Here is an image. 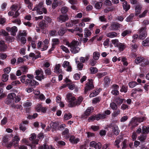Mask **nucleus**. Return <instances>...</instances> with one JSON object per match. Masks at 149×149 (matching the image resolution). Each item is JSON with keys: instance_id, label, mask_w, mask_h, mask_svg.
Instances as JSON below:
<instances>
[{"instance_id": "1", "label": "nucleus", "mask_w": 149, "mask_h": 149, "mask_svg": "<svg viewBox=\"0 0 149 149\" xmlns=\"http://www.w3.org/2000/svg\"><path fill=\"white\" fill-rule=\"evenodd\" d=\"M66 99L69 103L68 106L69 107H74L79 105L83 100L82 97H80L75 100V97L71 93L66 95Z\"/></svg>"}, {"instance_id": "2", "label": "nucleus", "mask_w": 149, "mask_h": 149, "mask_svg": "<svg viewBox=\"0 0 149 149\" xmlns=\"http://www.w3.org/2000/svg\"><path fill=\"white\" fill-rule=\"evenodd\" d=\"M78 42L75 40H73L70 43H66V45L70 48V51L72 53L76 54L79 52L80 50V48L78 47Z\"/></svg>"}, {"instance_id": "3", "label": "nucleus", "mask_w": 149, "mask_h": 149, "mask_svg": "<svg viewBox=\"0 0 149 149\" xmlns=\"http://www.w3.org/2000/svg\"><path fill=\"white\" fill-rule=\"evenodd\" d=\"M49 42V40L47 39L45 40L43 42L41 41H38L37 44L38 48L42 51L47 50L48 47L47 45Z\"/></svg>"}, {"instance_id": "4", "label": "nucleus", "mask_w": 149, "mask_h": 149, "mask_svg": "<svg viewBox=\"0 0 149 149\" xmlns=\"http://www.w3.org/2000/svg\"><path fill=\"white\" fill-rule=\"evenodd\" d=\"M43 3L42 2H41L39 4L32 10L33 11L36 10L37 13L39 15L42 14L43 13H47L46 9L44 7Z\"/></svg>"}, {"instance_id": "5", "label": "nucleus", "mask_w": 149, "mask_h": 149, "mask_svg": "<svg viewBox=\"0 0 149 149\" xmlns=\"http://www.w3.org/2000/svg\"><path fill=\"white\" fill-rule=\"evenodd\" d=\"M36 137V136L35 133H33L30 135L29 137L30 140L33 141H32V144H30L29 146L31 147L32 149H34L36 147V144H37L38 143L39 140L36 139L34 140Z\"/></svg>"}, {"instance_id": "6", "label": "nucleus", "mask_w": 149, "mask_h": 149, "mask_svg": "<svg viewBox=\"0 0 149 149\" xmlns=\"http://www.w3.org/2000/svg\"><path fill=\"white\" fill-rule=\"evenodd\" d=\"M35 73L37 75L36 77V78L38 80L41 81L46 77V76L43 74V71L41 68L36 70Z\"/></svg>"}, {"instance_id": "7", "label": "nucleus", "mask_w": 149, "mask_h": 149, "mask_svg": "<svg viewBox=\"0 0 149 149\" xmlns=\"http://www.w3.org/2000/svg\"><path fill=\"white\" fill-rule=\"evenodd\" d=\"M106 115L104 114H98L97 115H93L89 117L88 119L89 122L93 121L95 120H98L100 119H103L106 118Z\"/></svg>"}, {"instance_id": "8", "label": "nucleus", "mask_w": 149, "mask_h": 149, "mask_svg": "<svg viewBox=\"0 0 149 149\" xmlns=\"http://www.w3.org/2000/svg\"><path fill=\"white\" fill-rule=\"evenodd\" d=\"M94 88V86L93 84L92 80H89V82L86 84V86L84 88V93L86 94L88 91L93 89Z\"/></svg>"}, {"instance_id": "9", "label": "nucleus", "mask_w": 149, "mask_h": 149, "mask_svg": "<svg viewBox=\"0 0 149 149\" xmlns=\"http://www.w3.org/2000/svg\"><path fill=\"white\" fill-rule=\"evenodd\" d=\"M52 46L51 48L49 50V52H51L53 51L56 48V46L60 43V41L57 38H53L52 40Z\"/></svg>"}, {"instance_id": "10", "label": "nucleus", "mask_w": 149, "mask_h": 149, "mask_svg": "<svg viewBox=\"0 0 149 149\" xmlns=\"http://www.w3.org/2000/svg\"><path fill=\"white\" fill-rule=\"evenodd\" d=\"M122 26L121 24L118 23L113 22L111 23L110 26L109 27V29L110 30H117Z\"/></svg>"}, {"instance_id": "11", "label": "nucleus", "mask_w": 149, "mask_h": 149, "mask_svg": "<svg viewBox=\"0 0 149 149\" xmlns=\"http://www.w3.org/2000/svg\"><path fill=\"white\" fill-rule=\"evenodd\" d=\"M89 146L95 149H100L101 148L102 144L100 142H97L94 141H93L90 142Z\"/></svg>"}, {"instance_id": "12", "label": "nucleus", "mask_w": 149, "mask_h": 149, "mask_svg": "<svg viewBox=\"0 0 149 149\" xmlns=\"http://www.w3.org/2000/svg\"><path fill=\"white\" fill-rule=\"evenodd\" d=\"M146 27L141 28L139 30V37L141 39H143L147 35V32L146 31Z\"/></svg>"}, {"instance_id": "13", "label": "nucleus", "mask_w": 149, "mask_h": 149, "mask_svg": "<svg viewBox=\"0 0 149 149\" xmlns=\"http://www.w3.org/2000/svg\"><path fill=\"white\" fill-rule=\"evenodd\" d=\"M68 19V16L66 15H60L57 18V21L60 23L65 22Z\"/></svg>"}, {"instance_id": "14", "label": "nucleus", "mask_w": 149, "mask_h": 149, "mask_svg": "<svg viewBox=\"0 0 149 149\" xmlns=\"http://www.w3.org/2000/svg\"><path fill=\"white\" fill-rule=\"evenodd\" d=\"M112 90L111 93L115 95H118L119 94V92L118 91L119 86L116 84H114L111 87Z\"/></svg>"}, {"instance_id": "15", "label": "nucleus", "mask_w": 149, "mask_h": 149, "mask_svg": "<svg viewBox=\"0 0 149 149\" xmlns=\"http://www.w3.org/2000/svg\"><path fill=\"white\" fill-rule=\"evenodd\" d=\"M6 30L8 31H10L11 34L12 36H15V33L17 32V27L13 26L11 28L7 27L6 28Z\"/></svg>"}, {"instance_id": "16", "label": "nucleus", "mask_w": 149, "mask_h": 149, "mask_svg": "<svg viewBox=\"0 0 149 149\" xmlns=\"http://www.w3.org/2000/svg\"><path fill=\"white\" fill-rule=\"evenodd\" d=\"M139 123L137 118V117H134L131 120V121L130 123V126H132V127H135Z\"/></svg>"}, {"instance_id": "17", "label": "nucleus", "mask_w": 149, "mask_h": 149, "mask_svg": "<svg viewBox=\"0 0 149 149\" xmlns=\"http://www.w3.org/2000/svg\"><path fill=\"white\" fill-rule=\"evenodd\" d=\"M7 48V46L5 45L4 41H0V52L4 51Z\"/></svg>"}, {"instance_id": "18", "label": "nucleus", "mask_w": 149, "mask_h": 149, "mask_svg": "<svg viewBox=\"0 0 149 149\" xmlns=\"http://www.w3.org/2000/svg\"><path fill=\"white\" fill-rule=\"evenodd\" d=\"M94 110V108L92 107H88L84 113V115L86 116H88Z\"/></svg>"}, {"instance_id": "19", "label": "nucleus", "mask_w": 149, "mask_h": 149, "mask_svg": "<svg viewBox=\"0 0 149 149\" xmlns=\"http://www.w3.org/2000/svg\"><path fill=\"white\" fill-rule=\"evenodd\" d=\"M112 131L114 134L116 135H117L120 132L118 126L116 125H114L113 126Z\"/></svg>"}, {"instance_id": "20", "label": "nucleus", "mask_w": 149, "mask_h": 149, "mask_svg": "<svg viewBox=\"0 0 149 149\" xmlns=\"http://www.w3.org/2000/svg\"><path fill=\"white\" fill-rule=\"evenodd\" d=\"M69 130L68 128H65L64 130L62 133V135L65 139H67L69 137Z\"/></svg>"}, {"instance_id": "21", "label": "nucleus", "mask_w": 149, "mask_h": 149, "mask_svg": "<svg viewBox=\"0 0 149 149\" xmlns=\"http://www.w3.org/2000/svg\"><path fill=\"white\" fill-rule=\"evenodd\" d=\"M61 65L60 64H58L56 65L54 68V72L57 73H60L61 72V70L60 69Z\"/></svg>"}, {"instance_id": "22", "label": "nucleus", "mask_w": 149, "mask_h": 149, "mask_svg": "<svg viewBox=\"0 0 149 149\" xmlns=\"http://www.w3.org/2000/svg\"><path fill=\"white\" fill-rule=\"evenodd\" d=\"M144 60V58L143 57H137L136 58L134 62L136 64H138L142 62Z\"/></svg>"}, {"instance_id": "23", "label": "nucleus", "mask_w": 149, "mask_h": 149, "mask_svg": "<svg viewBox=\"0 0 149 149\" xmlns=\"http://www.w3.org/2000/svg\"><path fill=\"white\" fill-rule=\"evenodd\" d=\"M117 33L114 32H111L107 34L106 36L110 38H113L117 36Z\"/></svg>"}, {"instance_id": "24", "label": "nucleus", "mask_w": 149, "mask_h": 149, "mask_svg": "<svg viewBox=\"0 0 149 149\" xmlns=\"http://www.w3.org/2000/svg\"><path fill=\"white\" fill-rule=\"evenodd\" d=\"M39 149H55L51 145H48L46 144H44L43 146H40Z\"/></svg>"}, {"instance_id": "25", "label": "nucleus", "mask_w": 149, "mask_h": 149, "mask_svg": "<svg viewBox=\"0 0 149 149\" xmlns=\"http://www.w3.org/2000/svg\"><path fill=\"white\" fill-rule=\"evenodd\" d=\"M70 142L73 143H76L79 141L78 138L75 139V137L73 136H71L70 139Z\"/></svg>"}, {"instance_id": "26", "label": "nucleus", "mask_w": 149, "mask_h": 149, "mask_svg": "<svg viewBox=\"0 0 149 149\" xmlns=\"http://www.w3.org/2000/svg\"><path fill=\"white\" fill-rule=\"evenodd\" d=\"M123 9L125 10L126 11H127L130 8V6L128 4L126 1H124L123 3Z\"/></svg>"}, {"instance_id": "27", "label": "nucleus", "mask_w": 149, "mask_h": 149, "mask_svg": "<svg viewBox=\"0 0 149 149\" xmlns=\"http://www.w3.org/2000/svg\"><path fill=\"white\" fill-rule=\"evenodd\" d=\"M84 36L85 37H88L90 36L91 33V32L87 28H85L84 30Z\"/></svg>"}, {"instance_id": "28", "label": "nucleus", "mask_w": 149, "mask_h": 149, "mask_svg": "<svg viewBox=\"0 0 149 149\" xmlns=\"http://www.w3.org/2000/svg\"><path fill=\"white\" fill-rule=\"evenodd\" d=\"M125 100V99L118 97H116L115 99V102L118 105H120L122 104V103L123 102V101Z\"/></svg>"}, {"instance_id": "29", "label": "nucleus", "mask_w": 149, "mask_h": 149, "mask_svg": "<svg viewBox=\"0 0 149 149\" xmlns=\"http://www.w3.org/2000/svg\"><path fill=\"white\" fill-rule=\"evenodd\" d=\"M50 127L52 129V131L54 132L58 130V125L56 123H52L50 124Z\"/></svg>"}, {"instance_id": "30", "label": "nucleus", "mask_w": 149, "mask_h": 149, "mask_svg": "<svg viewBox=\"0 0 149 149\" xmlns=\"http://www.w3.org/2000/svg\"><path fill=\"white\" fill-rule=\"evenodd\" d=\"M141 8L142 7L139 4L136 5L135 8V12L136 15L140 13Z\"/></svg>"}, {"instance_id": "31", "label": "nucleus", "mask_w": 149, "mask_h": 149, "mask_svg": "<svg viewBox=\"0 0 149 149\" xmlns=\"http://www.w3.org/2000/svg\"><path fill=\"white\" fill-rule=\"evenodd\" d=\"M75 62L77 64V67L79 70H81L82 69L84 65L82 63L80 62L79 61H76Z\"/></svg>"}, {"instance_id": "32", "label": "nucleus", "mask_w": 149, "mask_h": 149, "mask_svg": "<svg viewBox=\"0 0 149 149\" xmlns=\"http://www.w3.org/2000/svg\"><path fill=\"white\" fill-rule=\"evenodd\" d=\"M117 47H118L119 50L120 51H123L126 47L125 45L124 44L120 42Z\"/></svg>"}, {"instance_id": "33", "label": "nucleus", "mask_w": 149, "mask_h": 149, "mask_svg": "<svg viewBox=\"0 0 149 149\" xmlns=\"http://www.w3.org/2000/svg\"><path fill=\"white\" fill-rule=\"evenodd\" d=\"M143 134H148L149 132V127L143 126L142 127Z\"/></svg>"}, {"instance_id": "34", "label": "nucleus", "mask_w": 149, "mask_h": 149, "mask_svg": "<svg viewBox=\"0 0 149 149\" xmlns=\"http://www.w3.org/2000/svg\"><path fill=\"white\" fill-rule=\"evenodd\" d=\"M142 62H143V63L141 64V66L142 67H146L148 65H149V60L148 59L144 58V60Z\"/></svg>"}, {"instance_id": "35", "label": "nucleus", "mask_w": 149, "mask_h": 149, "mask_svg": "<svg viewBox=\"0 0 149 149\" xmlns=\"http://www.w3.org/2000/svg\"><path fill=\"white\" fill-rule=\"evenodd\" d=\"M100 55V53L99 52H95L93 53V58L95 60H97L99 59Z\"/></svg>"}, {"instance_id": "36", "label": "nucleus", "mask_w": 149, "mask_h": 149, "mask_svg": "<svg viewBox=\"0 0 149 149\" xmlns=\"http://www.w3.org/2000/svg\"><path fill=\"white\" fill-rule=\"evenodd\" d=\"M102 4V3L101 1L97 2L95 5V8L97 9H100L101 8Z\"/></svg>"}, {"instance_id": "37", "label": "nucleus", "mask_w": 149, "mask_h": 149, "mask_svg": "<svg viewBox=\"0 0 149 149\" xmlns=\"http://www.w3.org/2000/svg\"><path fill=\"white\" fill-rule=\"evenodd\" d=\"M131 33V31L129 30H125L122 33L121 36H122L125 37L127 35L130 34Z\"/></svg>"}, {"instance_id": "38", "label": "nucleus", "mask_w": 149, "mask_h": 149, "mask_svg": "<svg viewBox=\"0 0 149 149\" xmlns=\"http://www.w3.org/2000/svg\"><path fill=\"white\" fill-rule=\"evenodd\" d=\"M122 138V136H120V137L117 138L115 141L114 145L116 146L118 148H119V146L118 145V144L121 142V139Z\"/></svg>"}, {"instance_id": "39", "label": "nucleus", "mask_w": 149, "mask_h": 149, "mask_svg": "<svg viewBox=\"0 0 149 149\" xmlns=\"http://www.w3.org/2000/svg\"><path fill=\"white\" fill-rule=\"evenodd\" d=\"M27 33L25 31H21L19 32L18 36V38H20V37L25 36H26Z\"/></svg>"}, {"instance_id": "40", "label": "nucleus", "mask_w": 149, "mask_h": 149, "mask_svg": "<svg viewBox=\"0 0 149 149\" xmlns=\"http://www.w3.org/2000/svg\"><path fill=\"white\" fill-rule=\"evenodd\" d=\"M142 44L143 46H149V38H147L142 42Z\"/></svg>"}, {"instance_id": "41", "label": "nucleus", "mask_w": 149, "mask_h": 149, "mask_svg": "<svg viewBox=\"0 0 149 149\" xmlns=\"http://www.w3.org/2000/svg\"><path fill=\"white\" fill-rule=\"evenodd\" d=\"M72 117V115L70 113H65L64 116V119L65 120H68L70 118Z\"/></svg>"}, {"instance_id": "42", "label": "nucleus", "mask_w": 149, "mask_h": 149, "mask_svg": "<svg viewBox=\"0 0 149 149\" xmlns=\"http://www.w3.org/2000/svg\"><path fill=\"white\" fill-rule=\"evenodd\" d=\"M120 110L119 109H118L113 112L112 114V116L113 117H116L120 114Z\"/></svg>"}, {"instance_id": "43", "label": "nucleus", "mask_w": 149, "mask_h": 149, "mask_svg": "<svg viewBox=\"0 0 149 149\" xmlns=\"http://www.w3.org/2000/svg\"><path fill=\"white\" fill-rule=\"evenodd\" d=\"M16 97V94L14 93H11L8 95V98L9 99L13 100Z\"/></svg>"}, {"instance_id": "44", "label": "nucleus", "mask_w": 149, "mask_h": 149, "mask_svg": "<svg viewBox=\"0 0 149 149\" xmlns=\"http://www.w3.org/2000/svg\"><path fill=\"white\" fill-rule=\"evenodd\" d=\"M137 85V83L135 81L130 82L129 83V86L131 88L134 87Z\"/></svg>"}, {"instance_id": "45", "label": "nucleus", "mask_w": 149, "mask_h": 149, "mask_svg": "<svg viewBox=\"0 0 149 149\" xmlns=\"http://www.w3.org/2000/svg\"><path fill=\"white\" fill-rule=\"evenodd\" d=\"M45 19L46 20V22L47 23L49 24H51V23H52V24H54V23L52 21V19L49 17L48 16H46L45 18Z\"/></svg>"}, {"instance_id": "46", "label": "nucleus", "mask_w": 149, "mask_h": 149, "mask_svg": "<svg viewBox=\"0 0 149 149\" xmlns=\"http://www.w3.org/2000/svg\"><path fill=\"white\" fill-rule=\"evenodd\" d=\"M60 47L61 49L63 52H65V53H70V51L68 48L64 45L61 46Z\"/></svg>"}, {"instance_id": "47", "label": "nucleus", "mask_w": 149, "mask_h": 149, "mask_svg": "<svg viewBox=\"0 0 149 149\" xmlns=\"http://www.w3.org/2000/svg\"><path fill=\"white\" fill-rule=\"evenodd\" d=\"M66 30L63 28L60 29L58 32V34L60 36H63L66 32Z\"/></svg>"}, {"instance_id": "48", "label": "nucleus", "mask_w": 149, "mask_h": 149, "mask_svg": "<svg viewBox=\"0 0 149 149\" xmlns=\"http://www.w3.org/2000/svg\"><path fill=\"white\" fill-rule=\"evenodd\" d=\"M134 16V14H131L129 16L127 17L126 19V21L127 22L131 21L133 19Z\"/></svg>"}, {"instance_id": "49", "label": "nucleus", "mask_w": 149, "mask_h": 149, "mask_svg": "<svg viewBox=\"0 0 149 149\" xmlns=\"http://www.w3.org/2000/svg\"><path fill=\"white\" fill-rule=\"evenodd\" d=\"M90 70L91 73L92 74H95L97 72V69L95 67H91L90 68Z\"/></svg>"}, {"instance_id": "50", "label": "nucleus", "mask_w": 149, "mask_h": 149, "mask_svg": "<svg viewBox=\"0 0 149 149\" xmlns=\"http://www.w3.org/2000/svg\"><path fill=\"white\" fill-rule=\"evenodd\" d=\"M114 8L113 7H107L104 10V11L105 13H107L110 11H113Z\"/></svg>"}, {"instance_id": "51", "label": "nucleus", "mask_w": 149, "mask_h": 149, "mask_svg": "<svg viewBox=\"0 0 149 149\" xmlns=\"http://www.w3.org/2000/svg\"><path fill=\"white\" fill-rule=\"evenodd\" d=\"M110 107L113 110H115L118 108L117 105L114 102H112L110 104Z\"/></svg>"}, {"instance_id": "52", "label": "nucleus", "mask_w": 149, "mask_h": 149, "mask_svg": "<svg viewBox=\"0 0 149 149\" xmlns=\"http://www.w3.org/2000/svg\"><path fill=\"white\" fill-rule=\"evenodd\" d=\"M107 73L106 72H104L102 73H98L97 74V76L98 78H100L102 77L107 75Z\"/></svg>"}, {"instance_id": "53", "label": "nucleus", "mask_w": 149, "mask_h": 149, "mask_svg": "<svg viewBox=\"0 0 149 149\" xmlns=\"http://www.w3.org/2000/svg\"><path fill=\"white\" fill-rule=\"evenodd\" d=\"M146 135L145 134L141 135L138 137L139 140L141 141H143L146 139Z\"/></svg>"}, {"instance_id": "54", "label": "nucleus", "mask_w": 149, "mask_h": 149, "mask_svg": "<svg viewBox=\"0 0 149 149\" xmlns=\"http://www.w3.org/2000/svg\"><path fill=\"white\" fill-rule=\"evenodd\" d=\"M8 79V74H3L2 75V80L5 82L7 81Z\"/></svg>"}, {"instance_id": "55", "label": "nucleus", "mask_w": 149, "mask_h": 149, "mask_svg": "<svg viewBox=\"0 0 149 149\" xmlns=\"http://www.w3.org/2000/svg\"><path fill=\"white\" fill-rule=\"evenodd\" d=\"M19 39H20L21 44L24 45L26 42V40L24 37H20Z\"/></svg>"}, {"instance_id": "56", "label": "nucleus", "mask_w": 149, "mask_h": 149, "mask_svg": "<svg viewBox=\"0 0 149 149\" xmlns=\"http://www.w3.org/2000/svg\"><path fill=\"white\" fill-rule=\"evenodd\" d=\"M68 11V8L66 7H63L61 9V11L62 13H65L67 12Z\"/></svg>"}, {"instance_id": "57", "label": "nucleus", "mask_w": 149, "mask_h": 149, "mask_svg": "<svg viewBox=\"0 0 149 149\" xmlns=\"http://www.w3.org/2000/svg\"><path fill=\"white\" fill-rule=\"evenodd\" d=\"M104 82L105 83V85H107L110 82V79L108 77L106 76L105 77L104 79Z\"/></svg>"}, {"instance_id": "58", "label": "nucleus", "mask_w": 149, "mask_h": 149, "mask_svg": "<svg viewBox=\"0 0 149 149\" xmlns=\"http://www.w3.org/2000/svg\"><path fill=\"white\" fill-rule=\"evenodd\" d=\"M31 86H33L35 85H38V83L35 81L34 80H31L30 81V84Z\"/></svg>"}, {"instance_id": "59", "label": "nucleus", "mask_w": 149, "mask_h": 149, "mask_svg": "<svg viewBox=\"0 0 149 149\" xmlns=\"http://www.w3.org/2000/svg\"><path fill=\"white\" fill-rule=\"evenodd\" d=\"M66 127V125L65 124L61 125H58V130H63Z\"/></svg>"}, {"instance_id": "60", "label": "nucleus", "mask_w": 149, "mask_h": 149, "mask_svg": "<svg viewBox=\"0 0 149 149\" xmlns=\"http://www.w3.org/2000/svg\"><path fill=\"white\" fill-rule=\"evenodd\" d=\"M28 70V68L25 66H23L20 68V70L23 72H26Z\"/></svg>"}, {"instance_id": "61", "label": "nucleus", "mask_w": 149, "mask_h": 149, "mask_svg": "<svg viewBox=\"0 0 149 149\" xmlns=\"http://www.w3.org/2000/svg\"><path fill=\"white\" fill-rule=\"evenodd\" d=\"M45 72L46 75H50L51 74L52 71L49 68L46 69L45 70Z\"/></svg>"}, {"instance_id": "62", "label": "nucleus", "mask_w": 149, "mask_h": 149, "mask_svg": "<svg viewBox=\"0 0 149 149\" xmlns=\"http://www.w3.org/2000/svg\"><path fill=\"white\" fill-rule=\"evenodd\" d=\"M6 39L7 41L9 42H12L14 40V39L13 38L10 36H7L6 37Z\"/></svg>"}, {"instance_id": "63", "label": "nucleus", "mask_w": 149, "mask_h": 149, "mask_svg": "<svg viewBox=\"0 0 149 149\" xmlns=\"http://www.w3.org/2000/svg\"><path fill=\"white\" fill-rule=\"evenodd\" d=\"M80 74L79 73H76L73 75L74 79L76 80H78L80 78Z\"/></svg>"}, {"instance_id": "64", "label": "nucleus", "mask_w": 149, "mask_h": 149, "mask_svg": "<svg viewBox=\"0 0 149 149\" xmlns=\"http://www.w3.org/2000/svg\"><path fill=\"white\" fill-rule=\"evenodd\" d=\"M19 129L20 130L24 132L26 130V128L25 125L22 124H20L19 125Z\"/></svg>"}]
</instances>
